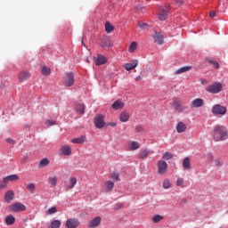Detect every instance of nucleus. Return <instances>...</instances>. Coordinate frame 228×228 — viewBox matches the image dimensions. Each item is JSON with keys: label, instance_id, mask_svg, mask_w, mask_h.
Instances as JSON below:
<instances>
[{"label": "nucleus", "instance_id": "f257e3e1", "mask_svg": "<svg viewBox=\"0 0 228 228\" xmlns=\"http://www.w3.org/2000/svg\"><path fill=\"white\" fill-rule=\"evenodd\" d=\"M211 136L214 142H225L228 138V130L224 126H214Z\"/></svg>", "mask_w": 228, "mask_h": 228}, {"label": "nucleus", "instance_id": "f03ea898", "mask_svg": "<svg viewBox=\"0 0 228 228\" xmlns=\"http://www.w3.org/2000/svg\"><path fill=\"white\" fill-rule=\"evenodd\" d=\"M224 86L220 82H215L214 84H211L208 86L205 90L206 92H208V94H220V92L223 90Z\"/></svg>", "mask_w": 228, "mask_h": 228}, {"label": "nucleus", "instance_id": "7ed1b4c3", "mask_svg": "<svg viewBox=\"0 0 228 228\" xmlns=\"http://www.w3.org/2000/svg\"><path fill=\"white\" fill-rule=\"evenodd\" d=\"M9 209L12 211V213H22V211H26V205L21 202H14L10 207Z\"/></svg>", "mask_w": 228, "mask_h": 228}, {"label": "nucleus", "instance_id": "20e7f679", "mask_svg": "<svg viewBox=\"0 0 228 228\" xmlns=\"http://www.w3.org/2000/svg\"><path fill=\"white\" fill-rule=\"evenodd\" d=\"M213 115H221L224 117L227 113V108L225 106L216 104L212 108Z\"/></svg>", "mask_w": 228, "mask_h": 228}, {"label": "nucleus", "instance_id": "39448f33", "mask_svg": "<svg viewBox=\"0 0 228 228\" xmlns=\"http://www.w3.org/2000/svg\"><path fill=\"white\" fill-rule=\"evenodd\" d=\"M74 73L72 72H68L65 74L64 78H63V85L66 87H70L74 86Z\"/></svg>", "mask_w": 228, "mask_h": 228}, {"label": "nucleus", "instance_id": "423d86ee", "mask_svg": "<svg viewBox=\"0 0 228 228\" xmlns=\"http://www.w3.org/2000/svg\"><path fill=\"white\" fill-rule=\"evenodd\" d=\"M158 174L159 175H165L167 174V170H168V164L165 160H159L158 161Z\"/></svg>", "mask_w": 228, "mask_h": 228}, {"label": "nucleus", "instance_id": "0eeeda50", "mask_svg": "<svg viewBox=\"0 0 228 228\" xmlns=\"http://www.w3.org/2000/svg\"><path fill=\"white\" fill-rule=\"evenodd\" d=\"M170 10V5H166V7H160L159 10V20H167L168 18V12Z\"/></svg>", "mask_w": 228, "mask_h": 228}, {"label": "nucleus", "instance_id": "6e6552de", "mask_svg": "<svg viewBox=\"0 0 228 228\" xmlns=\"http://www.w3.org/2000/svg\"><path fill=\"white\" fill-rule=\"evenodd\" d=\"M13 199H15V192H13L12 190H9V191H5V193L4 195V202H6V204H10V202H12V200H13Z\"/></svg>", "mask_w": 228, "mask_h": 228}, {"label": "nucleus", "instance_id": "1a4fd4ad", "mask_svg": "<svg viewBox=\"0 0 228 228\" xmlns=\"http://www.w3.org/2000/svg\"><path fill=\"white\" fill-rule=\"evenodd\" d=\"M94 126L97 127V129H102L104 126H106V123L104 122V117L98 116L94 118Z\"/></svg>", "mask_w": 228, "mask_h": 228}, {"label": "nucleus", "instance_id": "9d476101", "mask_svg": "<svg viewBox=\"0 0 228 228\" xmlns=\"http://www.w3.org/2000/svg\"><path fill=\"white\" fill-rule=\"evenodd\" d=\"M67 228H77L79 227V220L76 218H69L66 221Z\"/></svg>", "mask_w": 228, "mask_h": 228}, {"label": "nucleus", "instance_id": "9b49d317", "mask_svg": "<svg viewBox=\"0 0 228 228\" xmlns=\"http://www.w3.org/2000/svg\"><path fill=\"white\" fill-rule=\"evenodd\" d=\"M126 151H138L140 149V142L136 141H133L131 142H128L126 147Z\"/></svg>", "mask_w": 228, "mask_h": 228}, {"label": "nucleus", "instance_id": "f8f14e48", "mask_svg": "<svg viewBox=\"0 0 228 228\" xmlns=\"http://www.w3.org/2000/svg\"><path fill=\"white\" fill-rule=\"evenodd\" d=\"M60 152L62 156H70L72 154V148L69 145L61 146Z\"/></svg>", "mask_w": 228, "mask_h": 228}, {"label": "nucleus", "instance_id": "ddd939ff", "mask_svg": "<svg viewBox=\"0 0 228 228\" xmlns=\"http://www.w3.org/2000/svg\"><path fill=\"white\" fill-rule=\"evenodd\" d=\"M102 49H107L110 47H113V41L110 37L104 38L102 42L100 44Z\"/></svg>", "mask_w": 228, "mask_h": 228}, {"label": "nucleus", "instance_id": "4468645a", "mask_svg": "<svg viewBox=\"0 0 228 228\" xmlns=\"http://www.w3.org/2000/svg\"><path fill=\"white\" fill-rule=\"evenodd\" d=\"M173 107L176 111H179V113H181L183 110V105L181 104V101H179L177 98L173 99Z\"/></svg>", "mask_w": 228, "mask_h": 228}, {"label": "nucleus", "instance_id": "2eb2a0df", "mask_svg": "<svg viewBox=\"0 0 228 228\" xmlns=\"http://www.w3.org/2000/svg\"><path fill=\"white\" fill-rule=\"evenodd\" d=\"M153 38H154L156 44H158L159 45H163L164 37H163V35H161V33L155 32Z\"/></svg>", "mask_w": 228, "mask_h": 228}, {"label": "nucleus", "instance_id": "dca6fc26", "mask_svg": "<svg viewBox=\"0 0 228 228\" xmlns=\"http://www.w3.org/2000/svg\"><path fill=\"white\" fill-rule=\"evenodd\" d=\"M192 108H202L204 106V100L201 98H196L191 102Z\"/></svg>", "mask_w": 228, "mask_h": 228}, {"label": "nucleus", "instance_id": "f3484780", "mask_svg": "<svg viewBox=\"0 0 228 228\" xmlns=\"http://www.w3.org/2000/svg\"><path fill=\"white\" fill-rule=\"evenodd\" d=\"M99 225H101V216H96L89 223L88 228H95Z\"/></svg>", "mask_w": 228, "mask_h": 228}, {"label": "nucleus", "instance_id": "a211bd4d", "mask_svg": "<svg viewBox=\"0 0 228 228\" xmlns=\"http://www.w3.org/2000/svg\"><path fill=\"white\" fill-rule=\"evenodd\" d=\"M138 67V60H134L132 63H126L125 64L124 68L126 70H133Z\"/></svg>", "mask_w": 228, "mask_h": 228}, {"label": "nucleus", "instance_id": "6ab92c4d", "mask_svg": "<svg viewBox=\"0 0 228 228\" xmlns=\"http://www.w3.org/2000/svg\"><path fill=\"white\" fill-rule=\"evenodd\" d=\"M108 60L106 59V56L100 54L98 57L95 59V65H104L107 63Z\"/></svg>", "mask_w": 228, "mask_h": 228}, {"label": "nucleus", "instance_id": "aec40b11", "mask_svg": "<svg viewBox=\"0 0 228 228\" xmlns=\"http://www.w3.org/2000/svg\"><path fill=\"white\" fill-rule=\"evenodd\" d=\"M4 179H5V183H6V184H8V183H15V182L19 181V179H20V178L17 175H11L8 176H4Z\"/></svg>", "mask_w": 228, "mask_h": 228}, {"label": "nucleus", "instance_id": "412c9836", "mask_svg": "<svg viewBox=\"0 0 228 228\" xmlns=\"http://www.w3.org/2000/svg\"><path fill=\"white\" fill-rule=\"evenodd\" d=\"M182 165L183 170H190V168H191V161L190 159V157L184 158Z\"/></svg>", "mask_w": 228, "mask_h": 228}, {"label": "nucleus", "instance_id": "4be33fe9", "mask_svg": "<svg viewBox=\"0 0 228 228\" xmlns=\"http://www.w3.org/2000/svg\"><path fill=\"white\" fill-rule=\"evenodd\" d=\"M130 118L129 112L127 110H123L119 115L120 122H127Z\"/></svg>", "mask_w": 228, "mask_h": 228}, {"label": "nucleus", "instance_id": "5701e85b", "mask_svg": "<svg viewBox=\"0 0 228 228\" xmlns=\"http://www.w3.org/2000/svg\"><path fill=\"white\" fill-rule=\"evenodd\" d=\"M186 129H188V126L183 121L178 122V124L176 125L177 133H184Z\"/></svg>", "mask_w": 228, "mask_h": 228}, {"label": "nucleus", "instance_id": "b1692460", "mask_svg": "<svg viewBox=\"0 0 228 228\" xmlns=\"http://www.w3.org/2000/svg\"><path fill=\"white\" fill-rule=\"evenodd\" d=\"M29 76V72L28 71H20L18 74L20 81H26V79H28Z\"/></svg>", "mask_w": 228, "mask_h": 228}, {"label": "nucleus", "instance_id": "393cba45", "mask_svg": "<svg viewBox=\"0 0 228 228\" xmlns=\"http://www.w3.org/2000/svg\"><path fill=\"white\" fill-rule=\"evenodd\" d=\"M5 224L6 225H13V224H15V216H13V215L5 216Z\"/></svg>", "mask_w": 228, "mask_h": 228}, {"label": "nucleus", "instance_id": "a878e982", "mask_svg": "<svg viewBox=\"0 0 228 228\" xmlns=\"http://www.w3.org/2000/svg\"><path fill=\"white\" fill-rule=\"evenodd\" d=\"M125 104L124 102H120V100L116 101L113 104H112V108L113 110H122V108H124Z\"/></svg>", "mask_w": 228, "mask_h": 228}, {"label": "nucleus", "instance_id": "bb28decb", "mask_svg": "<svg viewBox=\"0 0 228 228\" xmlns=\"http://www.w3.org/2000/svg\"><path fill=\"white\" fill-rule=\"evenodd\" d=\"M86 142V136H81L71 140L72 143H85Z\"/></svg>", "mask_w": 228, "mask_h": 228}, {"label": "nucleus", "instance_id": "cd10ccee", "mask_svg": "<svg viewBox=\"0 0 228 228\" xmlns=\"http://www.w3.org/2000/svg\"><path fill=\"white\" fill-rule=\"evenodd\" d=\"M48 183L52 186V188L56 187V184L58 183V177H56V176H50L48 178Z\"/></svg>", "mask_w": 228, "mask_h": 228}, {"label": "nucleus", "instance_id": "c85d7f7f", "mask_svg": "<svg viewBox=\"0 0 228 228\" xmlns=\"http://www.w3.org/2000/svg\"><path fill=\"white\" fill-rule=\"evenodd\" d=\"M149 154H151V151L148 150H142L139 154V159H145V158H149Z\"/></svg>", "mask_w": 228, "mask_h": 228}, {"label": "nucleus", "instance_id": "c756f323", "mask_svg": "<svg viewBox=\"0 0 228 228\" xmlns=\"http://www.w3.org/2000/svg\"><path fill=\"white\" fill-rule=\"evenodd\" d=\"M61 227V221L60 220H53L51 222L50 225L48 228H60Z\"/></svg>", "mask_w": 228, "mask_h": 228}, {"label": "nucleus", "instance_id": "7c9ffc66", "mask_svg": "<svg viewBox=\"0 0 228 228\" xmlns=\"http://www.w3.org/2000/svg\"><path fill=\"white\" fill-rule=\"evenodd\" d=\"M76 184H77V179H76V177H70L69 184L68 185V190H72V188H74Z\"/></svg>", "mask_w": 228, "mask_h": 228}, {"label": "nucleus", "instance_id": "2f4dec72", "mask_svg": "<svg viewBox=\"0 0 228 228\" xmlns=\"http://www.w3.org/2000/svg\"><path fill=\"white\" fill-rule=\"evenodd\" d=\"M191 69V66H184L180 68L175 71V74H183V72H189V70Z\"/></svg>", "mask_w": 228, "mask_h": 228}, {"label": "nucleus", "instance_id": "473e14b6", "mask_svg": "<svg viewBox=\"0 0 228 228\" xmlns=\"http://www.w3.org/2000/svg\"><path fill=\"white\" fill-rule=\"evenodd\" d=\"M172 158H174V154H172L170 151H166L162 155V159H165L166 161L172 159Z\"/></svg>", "mask_w": 228, "mask_h": 228}, {"label": "nucleus", "instance_id": "72a5a7b5", "mask_svg": "<svg viewBox=\"0 0 228 228\" xmlns=\"http://www.w3.org/2000/svg\"><path fill=\"white\" fill-rule=\"evenodd\" d=\"M106 191H111L115 188V183L111 181H107L105 183Z\"/></svg>", "mask_w": 228, "mask_h": 228}, {"label": "nucleus", "instance_id": "f704fd0d", "mask_svg": "<svg viewBox=\"0 0 228 228\" xmlns=\"http://www.w3.org/2000/svg\"><path fill=\"white\" fill-rule=\"evenodd\" d=\"M76 111L78 113V115H85V105L78 104L76 108Z\"/></svg>", "mask_w": 228, "mask_h": 228}, {"label": "nucleus", "instance_id": "c9c22d12", "mask_svg": "<svg viewBox=\"0 0 228 228\" xmlns=\"http://www.w3.org/2000/svg\"><path fill=\"white\" fill-rule=\"evenodd\" d=\"M49 165V159H42L39 162L38 168H44V167H47Z\"/></svg>", "mask_w": 228, "mask_h": 228}, {"label": "nucleus", "instance_id": "e433bc0d", "mask_svg": "<svg viewBox=\"0 0 228 228\" xmlns=\"http://www.w3.org/2000/svg\"><path fill=\"white\" fill-rule=\"evenodd\" d=\"M172 187V183H170L169 179H165L162 183V188H164V190H168V188Z\"/></svg>", "mask_w": 228, "mask_h": 228}, {"label": "nucleus", "instance_id": "4c0bfd02", "mask_svg": "<svg viewBox=\"0 0 228 228\" xmlns=\"http://www.w3.org/2000/svg\"><path fill=\"white\" fill-rule=\"evenodd\" d=\"M43 76H49L51 74V69L47 66H43L41 69Z\"/></svg>", "mask_w": 228, "mask_h": 228}, {"label": "nucleus", "instance_id": "58836bf2", "mask_svg": "<svg viewBox=\"0 0 228 228\" xmlns=\"http://www.w3.org/2000/svg\"><path fill=\"white\" fill-rule=\"evenodd\" d=\"M113 29H115V27L111 26L110 22H107L105 24V31L106 33H111L113 32Z\"/></svg>", "mask_w": 228, "mask_h": 228}, {"label": "nucleus", "instance_id": "ea45409f", "mask_svg": "<svg viewBox=\"0 0 228 228\" xmlns=\"http://www.w3.org/2000/svg\"><path fill=\"white\" fill-rule=\"evenodd\" d=\"M138 48V43L136 42H132L130 44V46H129V52L130 53H134V51H136V49Z\"/></svg>", "mask_w": 228, "mask_h": 228}, {"label": "nucleus", "instance_id": "a19ab883", "mask_svg": "<svg viewBox=\"0 0 228 228\" xmlns=\"http://www.w3.org/2000/svg\"><path fill=\"white\" fill-rule=\"evenodd\" d=\"M161 220H163V216H159V215H155L152 218V222L154 224H158L159 222H161Z\"/></svg>", "mask_w": 228, "mask_h": 228}, {"label": "nucleus", "instance_id": "79ce46f5", "mask_svg": "<svg viewBox=\"0 0 228 228\" xmlns=\"http://www.w3.org/2000/svg\"><path fill=\"white\" fill-rule=\"evenodd\" d=\"M176 186L179 188H184V179L183 178H178L176 180Z\"/></svg>", "mask_w": 228, "mask_h": 228}, {"label": "nucleus", "instance_id": "37998d69", "mask_svg": "<svg viewBox=\"0 0 228 228\" xmlns=\"http://www.w3.org/2000/svg\"><path fill=\"white\" fill-rule=\"evenodd\" d=\"M8 184L6 183V180L3 178V180H0V190H4V188H7Z\"/></svg>", "mask_w": 228, "mask_h": 228}, {"label": "nucleus", "instance_id": "c03bdc74", "mask_svg": "<svg viewBox=\"0 0 228 228\" xmlns=\"http://www.w3.org/2000/svg\"><path fill=\"white\" fill-rule=\"evenodd\" d=\"M57 211L56 207H52L45 212V215H54Z\"/></svg>", "mask_w": 228, "mask_h": 228}, {"label": "nucleus", "instance_id": "a18cd8bd", "mask_svg": "<svg viewBox=\"0 0 228 228\" xmlns=\"http://www.w3.org/2000/svg\"><path fill=\"white\" fill-rule=\"evenodd\" d=\"M208 61L211 64L214 65L215 69H220V64L216 61H214L213 60L208 59Z\"/></svg>", "mask_w": 228, "mask_h": 228}, {"label": "nucleus", "instance_id": "49530a36", "mask_svg": "<svg viewBox=\"0 0 228 228\" xmlns=\"http://www.w3.org/2000/svg\"><path fill=\"white\" fill-rule=\"evenodd\" d=\"M214 167H222V160H220V159L216 158L214 160Z\"/></svg>", "mask_w": 228, "mask_h": 228}, {"label": "nucleus", "instance_id": "de8ad7c7", "mask_svg": "<svg viewBox=\"0 0 228 228\" xmlns=\"http://www.w3.org/2000/svg\"><path fill=\"white\" fill-rule=\"evenodd\" d=\"M35 183H28L27 185V190H28V191H31L33 193V191H35Z\"/></svg>", "mask_w": 228, "mask_h": 228}, {"label": "nucleus", "instance_id": "09e8293b", "mask_svg": "<svg viewBox=\"0 0 228 228\" xmlns=\"http://www.w3.org/2000/svg\"><path fill=\"white\" fill-rule=\"evenodd\" d=\"M137 26L138 28H141V29H147V28H149V25H147V23H142V22H139Z\"/></svg>", "mask_w": 228, "mask_h": 228}, {"label": "nucleus", "instance_id": "8fccbe9b", "mask_svg": "<svg viewBox=\"0 0 228 228\" xmlns=\"http://www.w3.org/2000/svg\"><path fill=\"white\" fill-rule=\"evenodd\" d=\"M216 158H215V156L213 154H208V160L209 161V163H213L216 160Z\"/></svg>", "mask_w": 228, "mask_h": 228}, {"label": "nucleus", "instance_id": "3c124183", "mask_svg": "<svg viewBox=\"0 0 228 228\" xmlns=\"http://www.w3.org/2000/svg\"><path fill=\"white\" fill-rule=\"evenodd\" d=\"M112 179H114V181H120V175H118V173H113Z\"/></svg>", "mask_w": 228, "mask_h": 228}, {"label": "nucleus", "instance_id": "603ef678", "mask_svg": "<svg viewBox=\"0 0 228 228\" xmlns=\"http://www.w3.org/2000/svg\"><path fill=\"white\" fill-rule=\"evenodd\" d=\"M135 131H137V133H143L144 129H143V126H137L135 127Z\"/></svg>", "mask_w": 228, "mask_h": 228}, {"label": "nucleus", "instance_id": "864d4df0", "mask_svg": "<svg viewBox=\"0 0 228 228\" xmlns=\"http://www.w3.org/2000/svg\"><path fill=\"white\" fill-rule=\"evenodd\" d=\"M55 124H56V121L46 120V125H47V126H54Z\"/></svg>", "mask_w": 228, "mask_h": 228}, {"label": "nucleus", "instance_id": "5fc2aeb1", "mask_svg": "<svg viewBox=\"0 0 228 228\" xmlns=\"http://www.w3.org/2000/svg\"><path fill=\"white\" fill-rule=\"evenodd\" d=\"M7 143H10L11 145H13L15 143V141L12 138H7L6 139Z\"/></svg>", "mask_w": 228, "mask_h": 228}, {"label": "nucleus", "instance_id": "6e6d98bb", "mask_svg": "<svg viewBox=\"0 0 228 228\" xmlns=\"http://www.w3.org/2000/svg\"><path fill=\"white\" fill-rule=\"evenodd\" d=\"M176 6H183V2L182 0H175Z\"/></svg>", "mask_w": 228, "mask_h": 228}, {"label": "nucleus", "instance_id": "4d7b16f0", "mask_svg": "<svg viewBox=\"0 0 228 228\" xmlns=\"http://www.w3.org/2000/svg\"><path fill=\"white\" fill-rule=\"evenodd\" d=\"M209 17H211V19H213V17H216V12L215 11L210 12Z\"/></svg>", "mask_w": 228, "mask_h": 228}, {"label": "nucleus", "instance_id": "13d9d810", "mask_svg": "<svg viewBox=\"0 0 228 228\" xmlns=\"http://www.w3.org/2000/svg\"><path fill=\"white\" fill-rule=\"evenodd\" d=\"M107 126H110V127H117V123L110 122V123L107 124Z\"/></svg>", "mask_w": 228, "mask_h": 228}, {"label": "nucleus", "instance_id": "bf43d9fd", "mask_svg": "<svg viewBox=\"0 0 228 228\" xmlns=\"http://www.w3.org/2000/svg\"><path fill=\"white\" fill-rule=\"evenodd\" d=\"M201 85H208V80L201 79Z\"/></svg>", "mask_w": 228, "mask_h": 228}, {"label": "nucleus", "instance_id": "052dcab7", "mask_svg": "<svg viewBox=\"0 0 228 228\" xmlns=\"http://www.w3.org/2000/svg\"><path fill=\"white\" fill-rule=\"evenodd\" d=\"M135 80H136V81H142V77H141V76H137V77H135Z\"/></svg>", "mask_w": 228, "mask_h": 228}, {"label": "nucleus", "instance_id": "680f3d73", "mask_svg": "<svg viewBox=\"0 0 228 228\" xmlns=\"http://www.w3.org/2000/svg\"><path fill=\"white\" fill-rule=\"evenodd\" d=\"M86 61H87V63H90V61L88 59L86 60Z\"/></svg>", "mask_w": 228, "mask_h": 228}]
</instances>
